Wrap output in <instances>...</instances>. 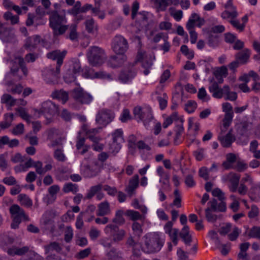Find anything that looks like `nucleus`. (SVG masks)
I'll return each instance as SVG.
<instances>
[{
	"label": "nucleus",
	"instance_id": "nucleus-2",
	"mask_svg": "<svg viewBox=\"0 0 260 260\" xmlns=\"http://www.w3.org/2000/svg\"><path fill=\"white\" fill-rule=\"evenodd\" d=\"M12 67L10 71L8 73L5 77V80H11L12 76L16 77L17 80H20L21 79V76L18 74L19 71V68H21L22 72L25 76L27 74V69L25 66L24 58L21 56H16L14 60H11Z\"/></svg>",
	"mask_w": 260,
	"mask_h": 260
},
{
	"label": "nucleus",
	"instance_id": "nucleus-24",
	"mask_svg": "<svg viewBox=\"0 0 260 260\" xmlns=\"http://www.w3.org/2000/svg\"><path fill=\"white\" fill-rule=\"evenodd\" d=\"M9 211L11 215L17 214L21 220L22 218L25 221L30 220L29 217L25 214L24 210L17 204L12 205L9 209Z\"/></svg>",
	"mask_w": 260,
	"mask_h": 260
},
{
	"label": "nucleus",
	"instance_id": "nucleus-30",
	"mask_svg": "<svg viewBox=\"0 0 260 260\" xmlns=\"http://www.w3.org/2000/svg\"><path fill=\"white\" fill-rule=\"evenodd\" d=\"M250 55V51L247 48L243 49L236 54L235 58L241 63H245L247 62Z\"/></svg>",
	"mask_w": 260,
	"mask_h": 260
},
{
	"label": "nucleus",
	"instance_id": "nucleus-50",
	"mask_svg": "<svg viewBox=\"0 0 260 260\" xmlns=\"http://www.w3.org/2000/svg\"><path fill=\"white\" fill-rule=\"evenodd\" d=\"M249 245H240V251L238 255V260H244L247 258V254L246 251L248 250Z\"/></svg>",
	"mask_w": 260,
	"mask_h": 260
},
{
	"label": "nucleus",
	"instance_id": "nucleus-35",
	"mask_svg": "<svg viewBox=\"0 0 260 260\" xmlns=\"http://www.w3.org/2000/svg\"><path fill=\"white\" fill-rule=\"evenodd\" d=\"M85 24L86 29L88 32L92 34H96L97 33L98 26L96 24H95L93 19L90 18L86 20L85 22Z\"/></svg>",
	"mask_w": 260,
	"mask_h": 260
},
{
	"label": "nucleus",
	"instance_id": "nucleus-22",
	"mask_svg": "<svg viewBox=\"0 0 260 260\" xmlns=\"http://www.w3.org/2000/svg\"><path fill=\"white\" fill-rule=\"evenodd\" d=\"M5 85L7 86V91L12 94H20L23 89V86L20 84H15L13 80H5Z\"/></svg>",
	"mask_w": 260,
	"mask_h": 260
},
{
	"label": "nucleus",
	"instance_id": "nucleus-1",
	"mask_svg": "<svg viewBox=\"0 0 260 260\" xmlns=\"http://www.w3.org/2000/svg\"><path fill=\"white\" fill-rule=\"evenodd\" d=\"M49 15V26L52 29L54 35L63 34L69 27V25L64 24L67 22L66 10H52Z\"/></svg>",
	"mask_w": 260,
	"mask_h": 260
},
{
	"label": "nucleus",
	"instance_id": "nucleus-43",
	"mask_svg": "<svg viewBox=\"0 0 260 260\" xmlns=\"http://www.w3.org/2000/svg\"><path fill=\"white\" fill-rule=\"evenodd\" d=\"M172 0H160L155 3V6L158 12L164 11L166 10Z\"/></svg>",
	"mask_w": 260,
	"mask_h": 260
},
{
	"label": "nucleus",
	"instance_id": "nucleus-59",
	"mask_svg": "<svg viewBox=\"0 0 260 260\" xmlns=\"http://www.w3.org/2000/svg\"><path fill=\"white\" fill-rule=\"evenodd\" d=\"M180 50L187 57L191 59L194 56V52L192 50H190L186 45H183L181 47Z\"/></svg>",
	"mask_w": 260,
	"mask_h": 260
},
{
	"label": "nucleus",
	"instance_id": "nucleus-58",
	"mask_svg": "<svg viewBox=\"0 0 260 260\" xmlns=\"http://www.w3.org/2000/svg\"><path fill=\"white\" fill-rule=\"evenodd\" d=\"M197 107V104L194 101H188L185 104V110L188 113H191L194 112Z\"/></svg>",
	"mask_w": 260,
	"mask_h": 260
},
{
	"label": "nucleus",
	"instance_id": "nucleus-9",
	"mask_svg": "<svg viewBox=\"0 0 260 260\" xmlns=\"http://www.w3.org/2000/svg\"><path fill=\"white\" fill-rule=\"evenodd\" d=\"M134 114L136 119L143 121L145 125L153 118L151 111L149 109H142L140 107L134 108Z\"/></svg>",
	"mask_w": 260,
	"mask_h": 260
},
{
	"label": "nucleus",
	"instance_id": "nucleus-7",
	"mask_svg": "<svg viewBox=\"0 0 260 260\" xmlns=\"http://www.w3.org/2000/svg\"><path fill=\"white\" fill-rule=\"evenodd\" d=\"M72 96L77 103L82 105H89L93 100L92 96L81 87H77L73 89Z\"/></svg>",
	"mask_w": 260,
	"mask_h": 260
},
{
	"label": "nucleus",
	"instance_id": "nucleus-19",
	"mask_svg": "<svg viewBox=\"0 0 260 260\" xmlns=\"http://www.w3.org/2000/svg\"><path fill=\"white\" fill-rule=\"evenodd\" d=\"M252 128V123L247 121H242L239 125L237 133L238 135L246 139L245 144L247 143L248 131Z\"/></svg>",
	"mask_w": 260,
	"mask_h": 260
},
{
	"label": "nucleus",
	"instance_id": "nucleus-34",
	"mask_svg": "<svg viewBox=\"0 0 260 260\" xmlns=\"http://www.w3.org/2000/svg\"><path fill=\"white\" fill-rule=\"evenodd\" d=\"M162 245H142L141 249L147 253H154L159 251Z\"/></svg>",
	"mask_w": 260,
	"mask_h": 260
},
{
	"label": "nucleus",
	"instance_id": "nucleus-31",
	"mask_svg": "<svg viewBox=\"0 0 260 260\" xmlns=\"http://www.w3.org/2000/svg\"><path fill=\"white\" fill-rule=\"evenodd\" d=\"M52 96L53 99H56L61 101L63 104L69 100L68 92L63 90L54 91L52 93Z\"/></svg>",
	"mask_w": 260,
	"mask_h": 260
},
{
	"label": "nucleus",
	"instance_id": "nucleus-28",
	"mask_svg": "<svg viewBox=\"0 0 260 260\" xmlns=\"http://www.w3.org/2000/svg\"><path fill=\"white\" fill-rule=\"evenodd\" d=\"M59 73L60 70L58 72H57L56 69L55 70H54V69H49L45 76L46 82L49 84L57 83Z\"/></svg>",
	"mask_w": 260,
	"mask_h": 260
},
{
	"label": "nucleus",
	"instance_id": "nucleus-33",
	"mask_svg": "<svg viewBox=\"0 0 260 260\" xmlns=\"http://www.w3.org/2000/svg\"><path fill=\"white\" fill-rule=\"evenodd\" d=\"M102 188L103 185L102 184H98L90 187L86 194L85 199L88 200L92 199L98 192L100 191Z\"/></svg>",
	"mask_w": 260,
	"mask_h": 260
},
{
	"label": "nucleus",
	"instance_id": "nucleus-41",
	"mask_svg": "<svg viewBox=\"0 0 260 260\" xmlns=\"http://www.w3.org/2000/svg\"><path fill=\"white\" fill-rule=\"evenodd\" d=\"M112 139L113 142H124L123 132L121 128H118L115 130L112 133Z\"/></svg>",
	"mask_w": 260,
	"mask_h": 260
},
{
	"label": "nucleus",
	"instance_id": "nucleus-46",
	"mask_svg": "<svg viewBox=\"0 0 260 260\" xmlns=\"http://www.w3.org/2000/svg\"><path fill=\"white\" fill-rule=\"evenodd\" d=\"M123 212L122 210H118L115 214V217L112 219V222L119 224L122 225L125 222V220L123 217Z\"/></svg>",
	"mask_w": 260,
	"mask_h": 260
},
{
	"label": "nucleus",
	"instance_id": "nucleus-4",
	"mask_svg": "<svg viewBox=\"0 0 260 260\" xmlns=\"http://www.w3.org/2000/svg\"><path fill=\"white\" fill-rule=\"evenodd\" d=\"M210 207L206 209L205 215L207 220L209 222H214L217 219V216L211 213L213 212H225L226 209L225 202L218 203L217 200L212 199L208 203Z\"/></svg>",
	"mask_w": 260,
	"mask_h": 260
},
{
	"label": "nucleus",
	"instance_id": "nucleus-11",
	"mask_svg": "<svg viewBox=\"0 0 260 260\" xmlns=\"http://www.w3.org/2000/svg\"><path fill=\"white\" fill-rule=\"evenodd\" d=\"M136 61L129 63L127 69H124L120 73L118 79L123 83H126L131 81L136 75L137 71L134 68Z\"/></svg>",
	"mask_w": 260,
	"mask_h": 260
},
{
	"label": "nucleus",
	"instance_id": "nucleus-44",
	"mask_svg": "<svg viewBox=\"0 0 260 260\" xmlns=\"http://www.w3.org/2000/svg\"><path fill=\"white\" fill-rule=\"evenodd\" d=\"M68 28L70 29L69 38L72 41H77L78 35L77 32V25L72 24L70 26L69 25Z\"/></svg>",
	"mask_w": 260,
	"mask_h": 260
},
{
	"label": "nucleus",
	"instance_id": "nucleus-8",
	"mask_svg": "<svg viewBox=\"0 0 260 260\" xmlns=\"http://www.w3.org/2000/svg\"><path fill=\"white\" fill-rule=\"evenodd\" d=\"M105 232L111 236L114 242L121 241L125 235V231L123 230H119L118 226L115 224H109L105 228Z\"/></svg>",
	"mask_w": 260,
	"mask_h": 260
},
{
	"label": "nucleus",
	"instance_id": "nucleus-45",
	"mask_svg": "<svg viewBox=\"0 0 260 260\" xmlns=\"http://www.w3.org/2000/svg\"><path fill=\"white\" fill-rule=\"evenodd\" d=\"M214 250H218L223 255H226L231 249V245H216L213 248Z\"/></svg>",
	"mask_w": 260,
	"mask_h": 260
},
{
	"label": "nucleus",
	"instance_id": "nucleus-47",
	"mask_svg": "<svg viewBox=\"0 0 260 260\" xmlns=\"http://www.w3.org/2000/svg\"><path fill=\"white\" fill-rule=\"evenodd\" d=\"M14 115L12 113L5 114V121L0 123V126L2 128L9 127L13 119Z\"/></svg>",
	"mask_w": 260,
	"mask_h": 260
},
{
	"label": "nucleus",
	"instance_id": "nucleus-10",
	"mask_svg": "<svg viewBox=\"0 0 260 260\" xmlns=\"http://www.w3.org/2000/svg\"><path fill=\"white\" fill-rule=\"evenodd\" d=\"M112 48L116 54L123 55L128 48L127 41L121 36H116L113 41Z\"/></svg>",
	"mask_w": 260,
	"mask_h": 260
},
{
	"label": "nucleus",
	"instance_id": "nucleus-56",
	"mask_svg": "<svg viewBox=\"0 0 260 260\" xmlns=\"http://www.w3.org/2000/svg\"><path fill=\"white\" fill-rule=\"evenodd\" d=\"M132 230L134 231L135 236H137L138 238L141 236L143 233V230L141 224L137 222L133 223L132 225Z\"/></svg>",
	"mask_w": 260,
	"mask_h": 260
},
{
	"label": "nucleus",
	"instance_id": "nucleus-27",
	"mask_svg": "<svg viewBox=\"0 0 260 260\" xmlns=\"http://www.w3.org/2000/svg\"><path fill=\"white\" fill-rule=\"evenodd\" d=\"M110 206L107 201L100 203L98 206L97 215L103 216L111 213Z\"/></svg>",
	"mask_w": 260,
	"mask_h": 260
},
{
	"label": "nucleus",
	"instance_id": "nucleus-13",
	"mask_svg": "<svg viewBox=\"0 0 260 260\" xmlns=\"http://www.w3.org/2000/svg\"><path fill=\"white\" fill-rule=\"evenodd\" d=\"M209 91L212 93V96L217 99H221L226 93L229 92V86L225 85L222 88L219 87L217 82H214L209 87Z\"/></svg>",
	"mask_w": 260,
	"mask_h": 260
},
{
	"label": "nucleus",
	"instance_id": "nucleus-14",
	"mask_svg": "<svg viewBox=\"0 0 260 260\" xmlns=\"http://www.w3.org/2000/svg\"><path fill=\"white\" fill-rule=\"evenodd\" d=\"M100 172V169L95 163L92 165H84L81 169V173L86 178H92L97 176Z\"/></svg>",
	"mask_w": 260,
	"mask_h": 260
},
{
	"label": "nucleus",
	"instance_id": "nucleus-42",
	"mask_svg": "<svg viewBox=\"0 0 260 260\" xmlns=\"http://www.w3.org/2000/svg\"><path fill=\"white\" fill-rule=\"evenodd\" d=\"M183 118H181L180 122L176 124L174 129L175 132V141L180 138L184 132V127L183 126Z\"/></svg>",
	"mask_w": 260,
	"mask_h": 260
},
{
	"label": "nucleus",
	"instance_id": "nucleus-26",
	"mask_svg": "<svg viewBox=\"0 0 260 260\" xmlns=\"http://www.w3.org/2000/svg\"><path fill=\"white\" fill-rule=\"evenodd\" d=\"M139 177L138 174L135 175L129 180L128 185L125 188V191L132 196L139 185Z\"/></svg>",
	"mask_w": 260,
	"mask_h": 260
},
{
	"label": "nucleus",
	"instance_id": "nucleus-63",
	"mask_svg": "<svg viewBox=\"0 0 260 260\" xmlns=\"http://www.w3.org/2000/svg\"><path fill=\"white\" fill-rule=\"evenodd\" d=\"M121 147V146L120 145V142L113 141L112 144L110 145V149L112 153L115 154L119 152Z\"/></svg>",
	"mask_w": 260,
	"mask_h": 260
},
{
	"label": "nucleus",
	"instance_id": "nucleus-23",
	"mask_svg": "<svg viewBox=\"0 0 260 260\" xmlns=\"http://www.w3.org/2000/svg\"><path fill=\"white\" fill-rule=\"evenodd\" d=\"M222 133L221 132L219 135L218 140L223 147H230L232 143L235 140V137L232 134L231 131L229 132L225 136H223Z\"/></svg>",
	"mask_w": 260,
	"mask_h": 260
},
{
	"label": "nucleus",
	"instance_id": "nucleus-6",
	"mask_svg": "<svg viewBox=\"0 0 260 260\" xmlns=\"http://www.w3.org/2000/svg\"><path fill=\"white\" fill-rule=\"evenodd\" d=\"M114 117L115 114L112 111L103 108L98 111L95 117V121L96 123L105 127L111 122Z\"/></svg>",
	"mask_w": 260,
	"mask_h": 260
},
{
	"label": "nucleus",
	"instance_id": "nucleus-61",
	"mask_svg": "<svg viewBox=\"0 0 260 260\" xmlns=\"http://www.w3.org/2000/svg\"><path fill=\"white\" fill-rule=\"evenodd\" d=\"M150 241L154 244H162L164 242L163 240L161 239L160 236L157 233H153L149 235Z\"/></svg>",
	"mask_w": 260,
	"mask_h": 260
},
{
	"label": "nucleus",
	"instance_id": "nucleus-32",
	"mask_svg": "<svg viewBox=\"0 0 260 260\" xmlns=\"http://www.w3.org/2000/svg\"><path fill=\"white\" fill-rule=\"evenodd\" d=\"M240 175L236 173L232 174L230 178L231 185L229 186L231 191L235 192L237 191L239 183Z\"/></svg>",
	"mask_w": 260,
	"mask_h": 260
},
{
	"label": "nucleus",
	"instance_id": "nucleus-15",
	"mask_svg": "<svg viewBox=\"0 0 260 260\" xmlns=\"http://www.w3.org/2000/svg\"><path fill=\"white\" fill-rule=\"evenodd\" d=\"M83 76L86 78H109L111 79V76L109 74H106L104 72H94L92 69L88 67H85L82 70Z\"/></svg>",
	"mask_w": 260,
	"mask_h": 260
},
{
	"label": "nucleus",
	"instance_id": "nucleus-64",
	"mask_svg": "<svg viewBox=\"0 0 260 260\" xmlns=\"http://www.w3.org/2000/svg\"><path fill=\"white\" fill-rule=\"evenodd\" d=\"M107 256L110 260H117L119 258L121 257L119 253L115 249H111L108 252Z\"/></svg>",
	"mask_w": 260,
	"mask_h": 260
},
{
	"label": "nucleus",
	"instance_id": "nucleus-55",
	"mask_svg": "<svg viewBox=\"0 0 260 260\" xmlns=\"http://www.w3.org/2000/svg\"><path fill=\"white\" fill-rule=\"evenodd\" d=\"M54 157L58 161H64L66 160V156L63 153V151L61 148L56 149L54 152Z\"/></svg>",
	"mask_w": 260,
	"mask_h": 260
},
{
	"label": "nucleus",
	"instance_id": "nucleus-21",
	"mask_svg": "<svg viewBox=\"0 0 260 260\" xmlns=\"http://www.w3.org/2000/svg\"><path fill=\"white\" fill-rule=\"evenodd\" d=\"M126 60V56L122 54H118L111 56L108 61V65L115 68L120 67Z\"/></svg>",
	"mask_w": 260,
	"mask_h": 260
},
{
	"label": "nucleus",
	"instance_id": "nucleus-18",
	"mask_svg": "<svg viewBox=\"0 0 260 260\" xmlns=\"http://www.w3.org/2000/svg\"><path fill=\"white\" fill-rule=\"evenodd\" d=\"M58 111L57 105L50 101H47L44 102L42 105L40 109V112L43 114H48L49 115H54Z\"/></svg>",
	"mask_w": 260,
	"mask_h": 260
},
{
	"label": "nucleus",
	"instance_id": "nucleus-49",
	"mask_svg": "<svg viewBox=\"0 0 260 260\" xmlns=\"http://www.w3.org/2000/svg\"><path fill=\"white\" fill-rule=\"evenodd\" d=\"M81 3L80 1L76 2L74 7L70 10H68V13L77 16L78 14L81 13Z\"/></svg>",
	"mask_w": 260,
	"mask_h": 260
},
{
	"label": "nucleus",
	"instance_id": "nucleus-53",
	"mask_svg": "<svg viewBox=\"0 0 260 260\" xmlns=\"http://www.w3.org/2000/svg\"><path fill=\"white\" fill-rule=\"evenodd\" d=\"M126 215L130 217L131 220L134 221L141 219L143 217L139 212L134 210H127Z\"/></svg>",
	"mask_w": 260,
	"mask_h": 260
},
{
	"label": "nucleus",
	"instance_id": "nucleus-20",
	"mask_svg": "<svg viewBox=\"0 0 260 260\" xmlns=\"http://www.w3.org/2000/svg\"><path fill=\"white\" fill-rule=\"evenodd\" d=\"M81 71V66L79 62L76 61L73 63L72 72L74 75L70 73H67L64 77V80L66 82L71 83L76 80V75L78 74Z\"/></svg>",
	"mask_w": 260,
	"mask_h": 260
},
{
	"label": "nucleus",
	"instance_id": "nucleus-5",
	"mask_svg": "<svg viewBox=\"0 0 260 260\" xmlns=\"http://www.w3.org/2000/svg\"><path fill=\"white\" fill-rule=\"evenodd\" d=\"M89 63L93 66L102 63L105 58L104 50L97 46L91 47L87 54Z\"/></svg>",
	"mask_w": 260,
	"mask_h": 260
},
{
	"label": "nucleus",
	"instance_id": "nucleus-48",
	"mask_svg": "<svg viewBox=\"0 0 260 260\" xmlns=\"http://www.w3.org/2000/svg\"><path fill=\"white\" fill-rule=\"evenodd\" d=\"M238 13L236 10H225L221 13V17L223 19L232 18L237 17Z\"/></svg>",
	"mask_w": 260,
	"mask_h": 260
},
{
	"label": "nucleus",
	"instance_id": "nucleus-57",
	"mask_svg": "<svg viewBox=\"0 0 260 260\" xmlns=\"http://www.w3.org/2000/svg\"><path fill=\"white\" fill-rule=\"evenodd\" d=\"M247 164L243 161H238L236 164L233 166V169L238 172H242L247 169Z\"/></svg>",
	"mask_w": 260,
	"mask_h": 260
},
{
	"label": "nucleus",
	"instance_id": "nucleus-3",
	"mask_svg": "<svg viewBox=\"0 0 260 260\" xmlns=\"http://www.w3.org/2000/svg\"><path fill=\"white\" fill-rule=\"evenodd\" d=\"M205 20L203 18H201L199 14L196 13L191 14L186 24V27L189 31L190 37V42L192 44H194L197 40V34L194 30L195 26L201 27L204 25Z\"/></svg>",
	"mask_w": 260,
	"mask_h": 260
},
{
	"label": "nucleus",
	"instance_id": "nucleus-12",
	"mask_svg": "<svg viewBox=\"0 0 260 260\" xmlns=\"http://www.w3.org/2000/svg\"><path fill=\"white\" fill-rule=\"evenodd\" d=\"M0 39L4 43H13L15 36L11 27H6L5 24L0 27Z\"/></svg>",
	"mask_w": 260,
	"mask_h": 260
},
{
	"label": "nucleus",
	"instance_id": "nucleus-25",
	"mask_svg": "<svg viewBox=\"0 0 260 260\" xmlns=\"http://www.w3.org/2000/svg\"><path fill=\"white\" fill-rule=\"evenodd\" d=\"M29 250V247L27 246H23L19 248L15 245H12L11 246L7 248V253L11 256L15 255H22L27 253Z\"/></svg>",
	"mask_w": 260,
	"mask_h": 260
},
{
	"label": "nucleus",
	"instance_id": "nucleus-40",
	"mask_svg": "<svg viewBox=\"0 0 260 260\" xmlns=\"http://www.w3.org/2000/svg\"><path fill=\"white\" fill-rule=\"evenodd\" d=\"M208 44L210 47H215L218 44V36L210 31L207 32Z\"/></svg>",
	"mask_w": 260,
	"mask_h": 260
},
{
	"label": "nucleus",
	"instance_id": "nucleus-37",
	"mask_svg": "<svg viewBox=\"0 0 260 260\" xmlns=\"http://www.w3.org/2000/svg\"><path fill=\"white\" fill-rule=\"evenodd\" d=\"M18 200L22 205L26 207L29 208L32 205V200L25 194H20L18 196Z\"/></svg>",
	"mask_w": 260,
	"mask_h": 260
},
{
	"label": "nucleus",
	"instance_id": "nucleus-38",
	"mask_svg": "<svg viewBox=\"0 0 260 260\" xmlns=\"http://www.w3.org/2000/svg\"><path fill=\"white\" fill-rule=\"evenodd\" d=\"M1 101L2 104L13 106L15 105L17 100L8 93H5L2 96Z\"/></svg>",
	"mask_w": 260,
	"mask_h": 260
},
{
	"label": "nucleus",
	"instance_id": "nucleus-54",
	"mask_svg": "<svg viewBox=\"0 0 260 260\" xmlns=\"http://www.w3.org/2000/svg\"><path fill=\"white\" fill-rule=\"evenodd\" d=\"M248 235L252 238L260 239V227L253 226L249 231Z\"/></svg>",
	"mask_w": 260,
	"mask_h": 260
},
{
	"label": "nucleus",
	"instance_id": "nucleus-29",
	"mask_svg": "<svg viewBox=\"0 0 260 260\" xmlns=\"http://www.w3.org/2000/svg\"><path fill=\"white\" fill-rule=\"evenodd\" d=\"M179 236L185 243L190 242L197 243V241L192 239L191 236L189 234V227L186 225H184L182 228L181 231L179 233Z\"/></svg>",
	"mask_w": 260,
	"mask_h": 260
},
{
	"label": "nucleus",
	"instance_id": "nucleus-52",
	"mask_svg": "<svg viewBox=\"0 0 260 260\" xmlns=\"http://www.w3.org/2000/svg\"><path fill=\"white\" fill-rule=\"evenodd\" d=\"M212 194L214 197H217L219 203L224 202L225 199L224 193L219 188H216L212 191Z\"/></svg>",
	"mask_w": 260,
	"mask_h": 260
},
{
	"label": "nucleus",
	"instance_id": "nucleus-51",
	"mask_svg": "<svg viewBox=\"0 0 260 260\" xmlns=\"http://www.w3.org/2000/svg\"><path fill=\"white\" fill-rule=\"evenodd\" d=\"M250 198L253 200L260 199V186H253L250 190Z\"/></svg>",
	"mask_w": 260,
	"mask_h": 260
},
{
	"label": "nucleus",
	"instance_id": "nucleus-60",
	"mask_svg": "<svg viewBox=\"0 0 260 260\" xmlns=\"http://www.w3.org/2000/svg\"><path fill=\"white\" fill-rule=\"evenodd\" d=\"M78 190V185L72 183L66 184L63 188V191L64 192H69L70 191L77 192Z\"/></svg>",
	"mask_w": 260,
	"mask_h": 260
},
{
	"label": "nucleus",
	"instance_id": "nucleus-36",
	"mask_svg": "<svg viewBox=\"0 0 260 260\" xmlns=\"http://www.w3.org/2000/svg\"><path fill=\"white\" fill-rule=\"evenodd\" d=\"M136 141L137 138L134 135H131L128 136L127 139V147L129 150V152L133 154L135 152L136 148Z\"/></svg>",
	"mask_w": 260,
	"mask_h": 260
},
{
	"label": "nucleus",
	"instance_id": "nucleus-62",
	"mask_svg": "<svg viewBox=\"0 0 260 260\" xmlns=\"http://www.w3.org/2000/svg\"><path fill=\"white\" fill-rule=\"evenodd\" d=\"M73 236V231L71 226L67 228L64 232V240L66 242H71Z\"/></svg>",
	"mask_w": 260,
	"mask_h": 260
},
{
	"label": "nucleus",
	"instance_id": "nucleus-16",
	"mask_svg": "<svg viewBox=\"0 0 260 260\" xmlns=\"http://www.w3.org/2000/svg\"><path fill=\"white\" fill-rule=\"evenodd\" d=\"M67 53L66 51L61 52L60 50H54L47 54V57L52 60H57L56 70L59 72V68L63 63V59Z\"/></svg>",
	"mask_w": 260,
	"mask_h": 260
},
{
	"label": "nucleus",
	"instance_id": "nucleus-17",
	"mask_svg": "<svg viewBox=\"0 0 260 260\" xmlns=\"http://www.w3.org/2000/svg\"><path fill=\"white\" fill-rule=\"evenodd\" d=\"M173 224L172 221H168L164 226V230L165 233L169 235L172 242L174 244H177L178 242V235L180 232L178 229L172 228Z\"/></svg>",
	"mask_w": 260,
	"mask_h": 260
},
{
	"label": "nucleus",
	"instance_id": "nucleus-39",
	"mask_svg": "<svg viewBox=\"0 0 260 260\" xmlns=\"http://www.w3.org/2000/svg\"><path fill=\"white\" fill-rule=\"evenodd\" d=\"M233 113H225L224 118L223 119V128L221 129V133H224L228 127L230 126L233 117Z\"/></svg>",
	"mask_w": 260,
	"mask_h": 260
}]
</instances>
